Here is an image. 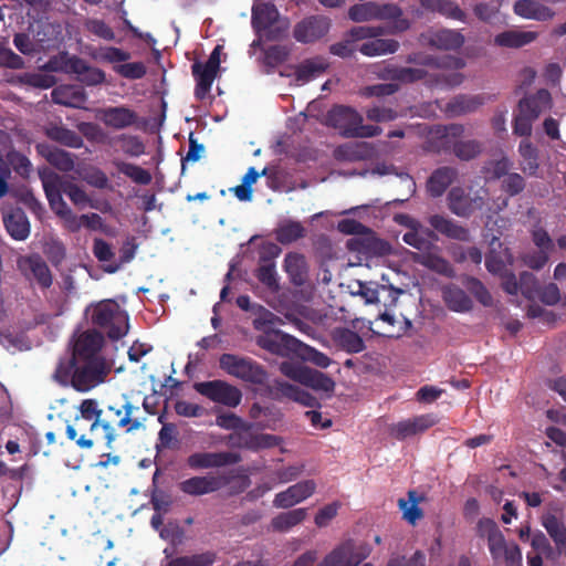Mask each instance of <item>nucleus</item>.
Here are the masks:
<instances>
[{"label":"nucleus","mask_w":566,"mask_h":566,"mask_svg":"<svg viewBox=\"0 0 566 566\" xmlns=\"http://www.w3.org/2000/svg\"><path fill=\"white\" fill-rule=\"evenodd\" d=\"M137 406L132 405L128 400L125 402H114L103 408V431L102 439L105 440L106 448L111 450L116 439L115 427L127 428V431H134L142 427V422L134 417V412L138 411Z\"/></svg>","instance_id":"nucleus-4"},{"label":"nucleus","mask_w":566,"mask_h":566,"mask_svg":"<svg viewBox=\"0 0 566 566\" xmlns=\"http://www.w3.org/2000/svg\"><path fill=\"white\" fill-rule=\"evenodd\" d=\"M39 175L51 209L66 222H74L76 217L62 198L61 177L49 169L40 170Z\"/></svg>","instance_id":"nucleus-8"},{"label":"nucleus","mask_w":566,"mask_h":566,"mask_svg":"<svg viewBox=\"0 0 566 566\" xmlns=\"http://www.w3.org/2000/svg\"><path fill=\"white\" fill-rule=\"evenodd\" d=\"M282 439L270 433L250 434L242 439L239 444L241 448L256 452L263 449L274 448L281 443Z\"/></svg>","instance_id":"nucleus-48"},{"label":"nucleus","mask_w":566,"mask_h":566,"mask_svg":"<svg viewBox=\"0 0 566 566\" xmlns=\"http://www.w3.org/2000/svg\"><path fill=\"white\" fill-rule=\"evenodd\" d=\"M551 93L545 88H541L535 94L521 99L518 111L536 119L541 113L551 107Z\"/></svg>","instance_id":"nucleus-31"},{"label":"nucleus","mask_w":566,"mask_h":566,"mask_svg":"<svg viewBox=\"0 0 566 566\" xmlns=\"http://www.w3.org/2000/svg\"><path fill=\"white\" fill-rule=\"evenodd\" d=\"M385 292H389L392 295V300L389 305H396L398 297L402 294V290L387 285H374L373 283H359V294L366 300V303H380L381 295Z\"/></svg>","instance_id":"nucleus-45"},{"label":"nucleus","mask_w":566,"mask_h":566,"mask_svg":"<svg viewBox=\"0 0 566 566\" xmlns=\"http://www.w3.org/2000/svg\"><path fill=\"white\" fill-rule=\"evenodd\" d=\"M523 160L522 170L528 175H535L538 168L537 149L534 144H520L518 149Z\"/></svg>","instance_id":"nucleus-61"},{"label":"nucleus","mask_w":566,"mask_h":566,"mask_svg":"<svg viewBox=\"0 0 566 566\" xmlns=\"http://www.w3.org/2000/svg\"><path fill=\"white\" fill-rule=\"evenodd\" d=\"M423 9L431 12H437L446 18L465 22V12L451 0H420Z\"/></svg>","instance_id":"nucleus-42"},{"label":"nucleus","mask_w":566,"mask_h":566,"mask_svg":"<svg viewBox=\"0 0 566 566\" xmlns=\"http://www.w3.org/2000/svg\"><path fill=\"white\" fill-rule=\"evenodd\" d=\"M328 67L327 61L322 56L307 59L295 69V77L298 82L307 83L322 75Z\"/></svg>","instance_id":"nucleus-43"},{"label":"nucleus","mask_w":566,"mask_h":566,"mask_svg":"<svg viewBox=\"0 0 566 566\" xmlns=\"http://www.w3.org/2000/svg\"><path fill=\"white\" fill-rule=\"evenodd\" d=\"M281 249L275 243H266L262 247L260 264L255 271V277L272 291L279 289L277 273L273 259L279 255Z\"/></svg>","instance_id":"nucleus-17"},{"label":"nucleus","mask_w":566,"mask_h":566,"mask_svg":"<svg viewBox=\"0 0 566 566\" xmlns=\"http://www.w3.org/2000/svg\"><path fill=\"white\" fill-rule=\"evenodd\" d=\"M17 268L22 276L41 290H49L53 284V274L46 261L38 253L21 255Z\"/></svg>","instance_id":"nucleus-6"},{"label":"nucleus","mask_w":566,"mask_h":566,"mask_svg":"<svg viewBox=\"0 0 566 566\" xmlns=\"http://www.w3.org/2000/svg\"><path fill=\"white\" fill-rule=\"evenodd\" d=\"M305 228L298 221L289 220L275 230V239L281 244H290L305 237Z\"/></svg>","instance_id":"nucleus-50"},{"label":"nucleus","mask_w":566,"mask_h":566,"mask_svg":"<svg viewBox=\"0 0 566 566\" xmlns=\"http://www.w3.org/2000/svg\"><path fill=\"white\" fill-rule=\"evenodd\" d=\"M99 119L109 127L122 129L135 124L137 115L134 111L124 107H107L99 111Z\"/></svg>","instance_id":"nucleus-29"},{"label":"nucleus","mask_w":566,"mask_h":566,"mask_svg":"<svg viewBox=\"0 0 566 566\" xmlns=\"http://www.w3.org/2000/svg\"><path fill=\"white\" fill-rule=\"evenodd\" d=\"M71 73L76 74L80 82L87 86H96L105 82L106 74L103 70L90 65L85 60L76 56L71 64Z\"/></svg>","instance_id":"nucleus-30"},{"label":"nucleus","mask_w":566,"mask_h":566,"mask_svg":"<svg viewBox=\"0 0 566 566\" xmlns=\"http://www.w3.org/2000/svg\"><path fill=\"white\" fill-rule=\"evenodd\" d=\"M513 11L516 15L535 21H549L555 17L554 10L536 0H517Z\"/></svg>","instance_id":"nucleus-27"},{"label":"nucleus","mask_w":566,"mask_h":566,"mask_svg":"<svg viewBox=\"0 0 566 566\" xmlns=\"http://www.w3.org/2000/svg\"><path fill=\"white\" fill-rule=\"evenodd\" d=\"M476 199H471L461 187L452 188L448 193V207L458 217H470L475 207Z\"/></svg>","instance_id":"nucleus-35"},{"label":"nucleus","mask_w":566,"mask_h":566,"mask_svg":"<svg viewBox=\"0 0 566 566\" xmlns=\"http://www.w3.org/2000/svg\"><path fill=\"white\" fill-rule=\"evenodd\" d=\"M512 161L502 156L500 159H491L486 161L483 166V172L491 179H501L504 178L510 169L512 168Z\"/></svg>","instance_id":"nucleus-57"},{"label":"nucleus","mask_w":566,"mask_h":566,"mask_svg":"<svg viewBox=\"0 0 566 566\" xmlns=\"http://www.w3.org/2000/svg\"><path fill=\"white\" fill-rule=\"evenodd\" d=\"M443 301L450 311L457 313L470 312L473 302L467 292L455 285L446 286L442 291Z\"/></svg>","instance_id":"nucleus-38"},{"label":"nucleus","mask_w":566,"mask_h":566,"mask_svg":"<svg viewBox=\"0 0 566 566\" xmlns=\"http://www.w3.org/2000/svg\"><path fill=\"white\" fill-rule=\"evenodd\" d=\"M193 389L211 401L229 408H235L242 400V392L238 387L220 379L195 382Z\"/></svg>","instance_id":"nucleus-7"},{"label":"nucleus","mask_w":566,"mask_h":566,"mask_svg":"<svg viewBox=\"0 0 566 566\" xmlns=\"http://www.w3.org/2000/svg\"><path fill=\"white\" fill-rule=\"evenodd\" d=\"M36 150L52 166L62 171H71L74 168L73 156L63 149L53 147L52 144H36Z\"/></svg>","instance_id":"nucleus-33"},{"label":"nucleus","mask_w":566,"mask_h":566,"mask_svg":"<svg viewBox=\"0 0 566 566\" xmlns=\"http://www.w3.org/2000/svg\"><path fill=\"white\" fill-rule=\"evenodd\" d=\"M542 524L552 537L556 547L562 552L566 546V526L554 514H546L542 518Z\"/></svg>","instance_id":"nucleus-49"},{"label":"nucleus","mask_w":566,"mask_h":566,"mask_svg":"<svg viewBox=\"0 0 566 566\" xmlns=\"http://www.w3.org/2000/svg\"><path fill=\"white\" fill-rule=\"evenodd\" d=\"M538 36L534 31H504L495 35V44L504 48H522L534 42Z\"/></svg>","instance_id":"nucleus-44"},{"label":"nucleus","mask_w":566,"mask_h":566,"mask_svg":"<svg viewBox=\"0 0 566 566\" xmlns=\"http://www.w3.org/2000/svg\"><path fill=\"white\" fill-rule=\"evenodd\" d=\"M482 105V98L479 96L458 95L447 104V112L453 116L463 115L475 111Z\"/></svg>","instance_id":"nucleus-52"},{"label":"nucleus","mask_w":566,"mask_h":566,"mask_svg":"<svg viewBox=\"0 0 566 566\" xmlns=\"http://www.w3.org/2000/svg\"><path fill=\"white\" fill-rule=\"evenodd\" d=\"M377 20H392L395 28L398 31H406L410 28L407 19L402 18V10L395 3L378 4L377 3Z\"/></svg>","instance_id":"nucleus-51"},{"label":"nucleus","mask_w":566,"mask_h":566,"mask_svg":"<svg viewBox=\"0 0 566 566\" xmlns=\"http://www.w3.org/2000/svg\"><path fill=\"white\" fill-rule=\"evenodd\" d=\"M464 43V36L454 30H439L430 34L428 45L438 50L452 51L460 49Z\"/></svg>","instance_id":"nucleus-40"},{"label":"nucleus","mask_w":566,"mask_h":566,"mask_svg":"<svg viewBox=\"0 0 566 566\" xmlns=\"http://www.w3.org/2000/svg\"><path fill=\"white\" fill-rule=\"evenodd\" d=\"M513 263L514 256L511 250L501 242H499L496 247L493 244L485 256V268L493 275H499L511 270L510 268Z\"/></svg>","instance_id":"nucleus-24"},{"label":"nucleus","mask_w":566,"mask_h":566,"mask_svg":"<svg viewBox=\"0 0 566 566\" xmlns=\"http://www.w3.org/2000/svg\"><path fill=\"white\" fill-rule=\"evenodd\" d=\"M3 224L9 235L15 241H24L30 235V221L21 208L12 209L4 214Z\"/></svg>","instance_id":"nucleus-26"},{"label":"nucleus","mask_w":566,"mask_h":566,"mask_svg":"<svg viewBox=\"0 0 566 566\" xmlns=\"http://www.w3.org/2000/svg\"><path fill=\"white\" fill-rule=\"evenodd\" d=\"M219 365L228 375L244 382L264 386L269 379L265 368L250 357L226 353L220 356Z\"/></svg>","instance_id":"nucleus-5"},{"label":"nucleus","mask_w":566,"mask_h":566,"mask_svg":"<svg viewBox=\"0 0 566 566\" xmlns=\"http://www.w3.org/2000/svg\"><path fill=\"white\" fill-rule=\"evenodd\" d=\"M109 373L106 359L62 360L53 377L62 386L70 385L76 391L86 392L104 382Z\"/></svg>","instance_id":"nucleus-1"},{"label":"nucleus","mask_w":566,"mask_h":566,"mask_svg":"<svg viewBox=\"0 0 566 566\" xmlns=\"http://www.w3.org/2000/svg\"><path fill=\"white\" fill-rule=\"evenodd\" d=\"M422 80H426L431 87L452 88L462 84L464 76L458 72L429 74L419 67H401L400 83L411 84Z\"/></svg>","instance_id":"nucleus-10"},{"label":"nucleus","mask_w":566,"mask_h":566,"mask_svg":"<svg viewBox=\"0 0 566 566\" xmlns=\"http://www.w3.org/2000/svg\"><path fill=\"white\" fill-rule=\"evenodd\" d=\"M284 270L291 282L296 286L303 285L307 280L306 260L300 253L290 252L285 255Z\"/></svg>","instance_id":"nucleus-39"},{"label":"nucleus","mask_w":566,"mask_h":566,"mask_svg":"<svg viewBox=\"0 0 566 566\" xmlns=\"http://www.w3.org/2000/svg\"><path fill=\"white\" fill-rule=\"evenodd\" d=\"M511 543L505 537L496 524H492L488 531V547L495 563H500L506 554Z\"/></svg>","instance_id":"nucleus-47"},{"label":"nucleus","mask_w":566,"mask_h":566,"mask_svg":"<svg viewBox=\"0 0 566 566\" xmlns=\"http://www.w3.org/2000/svg\"><path fill=\"white\" fill-rule=\"evenodd\" d=\"M439 421L434 413H424L394 423L390 429V436L397 440L420 434L432 428Z\"/></svg>","instance_id":"nucleus-16"},{"label":"nucleus","mask_w":566,"mask_h":566,"mask_svg":"<svg viewBox=\"0 0 566 566\" xmlns=\"http://www.w3.org/2000/svg\"><path fill=\"white\" fill-rule=\"evenodd\" d=\"M307 516V509L301 507L280 513L271 521V526L277 532H287L292 527L302 523Z\"/></svg>","instance_id":"nucleus-46"},{"label":"nucleus","mask_w":566,"mask_h":566,"mask_svg":"<svg viewBox=\"0 0 566 566\" xmlns=\"http://www.w3.org/2000/svg\"><path fill=\"white\" fill-rule=\"evenodd\" d=\"M256 344L271 354L287 357L294 355L300 340L280 329H266L258 336Z\"/></svg>","instance_id":"nucleus-12"},{"label":"nucleus","mask_w":566,"mask_h":566,"mask_svg":"<svg viewBox=\"0 0 566 566\" xmlns=\"http://www.w3.org/2000/svg\"><path fill=\"white\" fill-rule=\"evenodd\" d=\"M33 38L38 50L50 51L56 49L62 41L61 25L49 21H41L36 24Z\"/></svg>","instance_id":"nucleus-25"},{"label":"nucleus","mask_w":566,"mask_h":566,"mask_svg":"<svg viewBox=\"0 0 566 566\" xmlns=\"http://www.w3.org/2000/svg\"><path fill=\"white\" fill-rule=\"evenodd\" d=\"M334 157L347 163L373 161L377 158V150L375 144H339L334 149Z\"/></svg>","instance_id":"nucleus-23"},{"label":"nucleus","mask_w":566,"mask_h":566,"mask_svg":"<svg viewBox=\"0 0 566 566\" xmlns=\"http://www.w3.org/2000/svg\"><path fill=\"white\" fill-rule=\"evenodd\" d=\"M412 261L447 277H453L455 274L451 263L437 253H413Z\"/></svg>","instance_id":"nucleus-37"},{"label":"nucleus","mask_w":566,"mask_h":566,"mask_svg":"<svg viewBox=\"0 0 566 566\" xmlns=\"http://www.w3.org/2000/svg\"><path fill=\"white\" fill-rule=\"evenodd\" d=\"M303 385L325 392H332L335 388V381L328 375L310 367Z\"/></svg>","instance_id":"nucleus-56"},{"label":"nucleus","mask_w":566,"mask_h":566,"mask_svg":"<svg viewBox=\"0 0 566 566\" xmlns=\"http://www.w3.org/2000/svg\"><path fill=\"white\" fill-rule=\"evenodd\" d=\"M346 247L349 251L358 253L360 259L364 258L365 260L375 256H386L391 252L390 243L378 238L369 228L364 234L348 239Z\"/></svg>","instance_id":"nucleus-11"},{"label":"nucleus","mask_w":566,"mask_h":566,"mask_svg":"<svg viewBox=\"0 0 566 566\" xmlns=\"http://www.w3.org/2000/svg\"><path fill=\"white\" fill-rule=\"evenodd\" d=\"M118 169L137 185L146 186L151 182L150 172L143 167L129 163H123L119 165Z\"/></svg>","instance_id":"nucleus-63"},{"label":"nucleus","mask_w":566,"mask_h":566,"mask_svg":"<svg viewBox=\"0 0 566 566\" xmlns=\"http://www.w3.org/2000/svg\"><path fill=\"white\" fill-rule=\"evenodd\" d=\"M325 124L338 130L344 138H370L381 134L378 125H364L363 116L345 105L333 106L325 115Z\"/></svg>","instance_id":"nucleus-2"},{"label":"nucleus","mask_w":566,"mask_h":566,"mask_svg":"<svg viewBox=\"0 0 566 566\" xmlns=\"http://www.w3.org/2000/svg\"><path fill=\"white\" fill-rule=\"evenodd\" d=\"M104 345V337L95 331L82 333L74 343L71 358L67 360H93L105 359L101 354Z\"/></svg>","instance_id":"nucleus-15"},{"label":"nucleus","mask_w":566,"mask_h":566,"mask_svg":"<svg viewBox=\"0 0 566 566\" xmlns=\"http://www.w3.org/2000/svg\"><path fill=\"white\" fill-rule=\"evenodd\" d=\"M439 144H427L426 151H444L452 153L457 158L463 161L474 159L482 150L481 144H441L442 147H437Z\"/></svg>","instance_id":"nucleus-41"},{"label":"nucleus","mask_w":566,"mask_h":566,"mask_svg":"<svg viewBox=\"0 0 566 566\" xmlns=\"http://www.w3.org/2000/svg\"><path fill=\"white\" fill-rule=\"evenodd\" d=\"M137 248L136 239L134 237L127 238L119 250L118 261L115 260V262L104 265L103 270L106 273H116L124 264L129 263L135 258Z\"/></svg>","instance_id":"nucleus-53"},{"label":"nucleus","mask_w":566,"mask_h":566,"mask_svg":"<svg viewBox=\"0 0 566 566\" xmlns=\"http://www.w3.org/2000/svg\"><path fill=\"white\" fill-rule=\"evenodd\" d=\"M279 19V11L272 3H261L252 8L251 23L255 32H264L269 40L280 39L282 32L272 27Z\"/></svg>","instance_id":"nucleus-19"},{"label":"nucleus","mask_w":566,"mask_h":566,"mask_svg":"<svg viewBox=\"0 0 566 566\" xmlns=\"http://www.w3.org/2000/svg\"><path fill=\"white\" fill-rule=\"evenodd\" d=\"M191 72L196 80L195 96L202 101L210 93L218 72L203 66L200 62H195L191 65Z\"/></svg>","instance_id":"nucleus-36"},{"label":"nucleus","mask_w":566,"mask_h":566,"mask_svg":"<svg viewBox=\"0 0 566 566\" xmlns=\"http://www.w3.org/2000/svg\"><path fill=\"white\" fill-rule=\"evenodd\" d=\"M242 458L237 452H193L186 459V465L193 471L217 469L233 465L241 462Z\"/></svg>","instance_id":"nucleus-13"},{"label":"nucleus","mask_w":566,"mask_h":566,"mask_svg":"<svg viewBox=\"0 0 566 566\" xmlns=\"http://www.w3.org/2000/svg\"><path fill=\"white\" fill-rule=\"evenodd\" d=\"M457 174L454 168L448 166L436 169L427 180L428 193L433 198L441 197L452 184Z\"/></svg>","instance_id":"nucleus-32"},{"label":"nucleus","mask_w":566,"mask_h":566,"mask_svg":"<svg viewBox=\"0 0 566 566\" xmlns=\"http://www.w3.org/2000/svg\"><path fill=\"white\" fill-rule=\"evenodd\" d=\"M80 412L82 419L91 421L90 436L81 434L76 440V446L81 449H91L96 441H99L102 437H97L95 431L103 428V408H98V403L95 399H84L80 405Z\"/></svg>","instance_id":"nucleus-14"},{"label":"nucleus","mask_w":566,"mask_h":566,"mask_svg":"<svg viewBox=\"0 0 566 566\" xmlns=\"http://www.w3.org/2000/svg\"><path fill=\"white\" fill-rule=\"evenodd\" d=\"M270 394L274 399L287 398L298 402L305 407H318V400L308 391L301 389L298 386L292 385L287 381L275 379L270 387Z\"/></svg>","instance_id":"nucleus-22"},{"label":"nucleus","mask_w":566,"mask_h":566,"mask_svg":"<svg viewBox=\"0 0 566 566\" xmlns=\"http://www.w3.org/2000/svg\"><path fill=\"white\" fill-rule=\"evenodd\" d=\"M406 62L421 66H429L437 70H451L457 71L465 66V61L462 57L453 55L436 56L422 52H413L407 55Z\"/></svg>","instance_id":"nucleus-20"},{"label":"nucleus","mask_w":566,"mask_h":566,"mask_svg":"<svg viewBox=\"0 0 566 566\" xmlns=\"http://www.w3.org/2000/svg\"><path fill=\"white\" fill-rule=\"evenodd\" d=\"M95 59L109 63V64H123L130 59V53L116 46L101 48L95 54Z\"/></svg>","instance_id":"nucleus-60"},{"label":"nucleus","mask_w":566,"mask_h":566,"mask_svg":"<svg viewBox=\"0 0 566 566\" xmlns=\"http://www.w3.org/2000/svg\"><path fill=\"white\" fill-rule=\"evenodd\" d=\"M428 222L436 231L449 239L463 242L470 240V232L467 228L444 216L433 214L429 217Z\"/></svg>","instance_id":"nucleus-28"},{"label":"nucleus","mask_w":566,"mask_h":566,"mask_svg":"<svg viewBox=\"0 0 566 566\" xmlns=\"http://www.w3.org/2000/svg\"><path fill=\"white\" fill-rule=\"evenodd\" d=\"M44 134L52 142H82L75 132L54 123L44 126Z\"/></svg>","instance_id":"nucleus-62"},{"label":"nucleus","mask_w":566,"mask_h":566,"mask_svg":"<svg viewBox=\"0 0 566 566\" xmlns=\"http://www.w3.org/2000/svg\"><path fill=\"white\" fill-rule=\"evenodd\" d=\"M302 360L310 361L319 368H327L332 359L324 353L300 340V346H296L295 353Z\"/></svg>","instance_id":"nucleus-55"},{"label":"nucleus","mask_w":566,"mask_h":566,"mask_svg":"<svg viewBox=\"0 0 566 566\" xmlns=\"http://www.w3.org/2000/svg\"><path fill=\"white\" fill-rule=\"evenodd\" d=\"M217 559V554L211 551L193 555L175 557L169 560L168 566H211Z\"/></svg>","instance_id":"nucleus-54"},{"label":"nucleus","mask_w":566,"mask_h":566,"mask_svg":"<svg viewBox=\"0 0 566 566\" xmlns=\"http://www.w3.org/2000/svg\"><path fill=\"white\" fill-rule=\"evenodd\" d=\"M92 324L104 329L112 340H118L128 332V314L114 300H103L91 307Z\"/></svg>","instance_id":"nucleus-3"},{"label":"nucleus","mask_w":566,"mask_h":566,"mask_svg":"<svg viewBox=\"0 0 566 566\" xmlns=\"http://www.w3.org/2000/svg\"><path fill=\"white\" fill-rule=\"evenodd\" d=\"M316 489L313 480H304L277 493L273 500L275 507L289 509L310 497Z\"/></svg>","instance_id":"nucleus-21"},{"label":"nucleus","mask_w":566,"mask_h":566,"mask_svg":"<svg viewBox=\"0 0 566 566\" xmlns=\"http://www.w3.org/2000/svg\"><path fill=\"white\" fill-rule=\"evenodd\" d=\"M339 546H346L349 551L347 555V564L348 566H358L364 559H366L371 549L368 544H360L358 546L355 545L354 541L348 539L342 543Z\"/></svg>","instance_id":"nucleus-64"},{"label":"nucleus","mask_w":566,"mask_h":566,"mask_svg":"<svg viewBox=\"0 0 566 566\" xmlns=\"http://www.w3.org/2000/svg\"><path fill=\"white\" fill-rule=\"evenodd\" d=\"M231 476L223 473L210 472L205 475H195L186 479L178 484V489L184 494L190 496H202L220 491L229 485Z\"/></svg>","instance_id":"nucleus-9"},{"label":"nucleus","mask_w":566,"mask_h":566,"mask_svg":"<svg viewBox=\"0 0 566 566\" xmlns=\"http://www.w3.org/2000/svg\"><path fill=\"white\" fill-rule=\"evenodd\" d=\"M334 343L348 354H358L365 349L364 339L355 331L337 327L332 333Z\"/></svg>","instance_id":"nucleus-34"},{"label":"nucleus","mask_w":566,"mask_h":566,"mask_svg":"<svg viewBox=\"0 0 566 566\" xmlns=\"http://www.w3.org/2000/svg\"><path fill=\"white\" fill-rule=\"evenodd\" d=\"M465 287L483 306H492L493 297L485 285L476 277L469 276L465 280Z\"/></svg>","instance_id":"nucleus-59"},{"label":"nucleus","mask_w":566,"mask_h":566,"mask_svg":"<svg viewBox=\"0 0 566 566\" xmlns=\"http://www.w3.org/2000/svg\"><path fill=\"white\" fill-rule=\"evenodd\" d=\"M377 3L365 2L354 4L348 10V18L354 22L377 20Z\"/></svg>","instance_id":"nucleus-58"},{"label":"nucleus","mask_w":566,"mask_h":566,"mask_svg":"<svg viewBox=\"0 0 566 566\" xmlns=\"http://www.w3.org/2000/svg\"><path fill=\"white\" fill-rule=\"evenodd\" d=\"M329 19L322 15H311L295 24L293 36L300 43H313L322 39L329 31Z\"/></svg>","instance_id":"nucleus-18"}]
</instances>
